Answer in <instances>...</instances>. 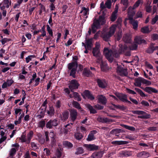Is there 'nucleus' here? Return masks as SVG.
Segmentation results:
<instances>
[{
    "label": "nucleus",
    "mask_w": 158,
    "mask_h": 158,
    "mask_svg": "<svg viewBox=\"0 0 158 158\" xmlns=\"http://www.w3.org/2000/svg\"><path fill=\"white\" fill-rule=\"evenodd\" d=\"M99 29V17L96 15L93 19V23L91 25V27H89L88 31L89 35L93 34H95Z\"/></svg>",
    "instance_id": "1"
},
{
    "label": "nucleus",
    "mask_w": 158,
    "mask_h": 158,
    "mask_svg": "<svg viewBox=\"0 0 158 158\" xmlns=\"http://www.w3.org/2000/svg\"><path fill=\"white\" fill-rule=\"evenodd\" d=\"M78 67V63L76 62H72L68 64V68L69 73V76H72L73 78H75L76 71Z\"/></svg>",
    "instance_id": "2"
},
{
    "label": "nucleus",
    "mask_w": 158,
    "mask_h": 158,
    "mask_svg": "<svg viewBox=\"0 0 158 158\" xmlns=\"http://www.w3.org/2000/svg\"><path fill=\"white\" fill-rule=\"evenodd\" d=\"M104 53L107 60L110 62H112L113 60V57H117L118 56V54L116 51L113 52L111 50H109L107 48L104 49Z\"/></svg>",
    "instance_id": "3"
},
{
    "label": "nucleus",
    "mask_w": 158,
    "mask_h": 158,
    "mask_svg": "<svg viewBox=\"0 0 158 158\" xmlns=\"http://www.w3.org/2000/svg\"><path fill=\"white\" fill-rule=\"evenodd\" d=\"M117 27L116 24H113L110 27L108 32L102 33L101 36L103 39L106 41H108L109 39L114 34Z\"/></svg>",
    "instance_id": "4"
},
{
    "label": "nucleus",
    "mask_w": 158,
    "mask_h": 158,
    "mask_svg": "<svg viewBox=\"0 0 158 158\" xmlns=\"http://www.w3.org/2000/svg\"><path fill=\"white\" fill-rule=\"evenodd\" d=\"M80 84L78 81L75 79H73L70 81L68 87L71 92H73L74 90L78 88Z\"/></svg>",
    "instance_id": "5"
},
{
    "label": "nucleus",
    "mask_w": 158,
    "mask_h": 158,
    "mask_svg": "<svg viewBox=\"0 0 158 158\" xmlns=\"http://www.w3.org/2000/svg\"><path fill=\"white\" fill-rule=\"evenodd\" d=\"M59 121L57 118L51 119L46 123L47 128L51 129L53 127H56L58 125Z\"/></svg>",
    "instance_id": "6"
},
{
    "label": "nucleus",
    "mask_w": 158,
    "mask_h": 158,
    "mask_svg": "<svg viewBox=\"0 0 158 158\" xmlns=\"http://www.w3.org/2000/svg\"><path fill=\"white\" fill-rule=\"evenodd\" d=\"M92 53L93 56L97 58L96 63L98 65L99 62V43L98 42H96L95 47L93 48Z\"/></svg>",
    "instance_id": "7"
},
{
    "label": "nucleus",
    "mask_w": 158,
    "mask_h": 158,
    "mask_svg": "<svg viewBox=\"0 0 158 158\" xmlns=\"http://www.w3.org/2000/svg\"><path fill=\"white\" fill-rule=\"evenodd\" d=\"M70 112V118L72 122L74 123L77 116L78 114L77 110L74 109H73L71 110Z\"/></svg>",
    "instance_id": "8"
},
{
    "label": "nucleus",
    "mask_w": 158,
    "mask_h": 158,
    "mask_svg": "<svg viewBox=\"0 0 158 158\" xmlns=\"http://www.w3.org/2000/svg\"><path fill=\"white\" fill-rule=\"evenodd\" d=\"M81 95L84 98H85V96H86L89 99L91 100L94 99V97L92 95L89 90H85L83 93L81 94Z\"/></svg>",
    "instance_id": "9"
},
{
    "label": "nucleus",
    "mask_w": 158,
    "mask_h": 158,
    "mask_svg": "<svg viewBox=\"0 0 158 158\" xmlns=\"http://www.w3.org/2000/svg\"><path fill=\"white\" fill-rule=\"evenodd\" d=\"M117 72L119 75L122 76H126L127 75V70L123 69L120 66H117Z\"/></svg>",
    "instance_id": "10"
},
{
    "label": "nucleus",
    "mask_w": 158,
    "mask_h": 158,
    "mask_svg": "<svg viewBox=\"0 0 158 158\" xmlns=\"http://www.w3.org/2000/svg\"><path fill=\"white\" fill-rule=\"evenodd\" d=\"M134 6H130L127 10V13L128 19H131L135 14Z\"/></svg>",
    "instance_id": "11"
},
{
    "label": "nucleus",
    "mask_w": 158,
    "mask_h": 158,
    "mask_svg": "<svg viewBox=\"0 0 158 158\" xmlns=\"http://www.w3.org/2000/svg\"><path fill=\"white\" fill-rule=\"evenodd\" d=\"M84 146L87 150L90 151L96 150L98 149V146L94 144H85Z\"/></svg>",
    "instance_id": "12"
},
{
    "label": "nucleus",
    "mask_w": 158,
    "mask_h": 158,
    "mask_svg": "<svg viewBox=\"0 0 158 158\" xmlns=\"http://www.w3.org/2000/svg\"><path fill=\"white\" fill-rule=\"evenodd\" d=\"M141 88L149 94H151L152 92L154 93L158 92V91L156 89L150 87H147L145 88L141 87Z\"/></svg>",
    "instance_id": "13"
},
{
    "label": "nucleus",
    "mask_w": 158,
    "mask_h": 158,
    "mask_svg": "<svg viewBox=\"0 0 158 158\" xmlns=\"http://www.w3.org/2000/svg\"><path fill=\"white\" fill-rule=\"evenodd\" d=\"M150 156V154L145 151H142L138 153L137 156L139 158H147Z\"/></svg>",
    "instance_id": "14"
},
{
    "label": "nucleus",
    "mask_w": 158,
    "mask_h": 158,
    "mask_svg": "<svg viewBox=\"0 0 158 158\" xmlns=\"http://www.w3.org/2000/svg\"><path fill=\"white\" fill-rule=\"evenodd\" d=\"M93 40L92 38H90L87 39L86 38L85 40V43L86 45V47L89 48H91L93 46V44L92 43Z\"/></svg>",
    "instance_id": "15"
},
{
    "label": "nucleus",
    "mask_w": 158,
    "mask_h": 158,
    "mask_svg": "<svg viewBox=\"0 0 158 158\" xmlns=\"http://www.w3.org/2000/svg\"><path fill=\"white\" fill-rule=\"evenodd\" d=\"M142 77H138L136 78L135 80V82L134 83V84L136 86L139 87L140 88L142 87H141V84H142Z\"/></svg>",
    "instance_id": "16"
},
{
    "label": "nucleus",
    "mask_w": 158,
    "mask_h": 158,
    "mask_svg": "<svg viewBox=\"0 0 158 158\" xmlns=\"http://www.w3.org/2000/svg\"><path fill=\"white\" fill-rule=\"evenodd\" d=\"M96 133L97 131L95 130L91 131L88 135V137L87 139V140L88 141H91L94 140L95 139V138L94 135Z\"/></svg>",
    "instance_id": "17"
},
{
    "label": "nucleus",
    "mask_w": 158,
    "mask_h": 158,
    "mask_svg": "<svg viewBox=\"0 0 158 158\" xmlns=\"http://www.w3.org/2000/svg\"><path fill=\"white\" fill-rule=\"evenodd\" d=\"M55 113V110L53 106H50L49 110L47 111V113L48 115L51 117L54 115Z\"/></svg>",
    "instance_id": "18"
},
{
    "label": "nucleus",
    "mask_w": 158,
    "mask_h": 158,
    "mask_svg": "<svg viewBox=\"0 0 158 158\" xmlns=\"http://www.w3.org/2000/svg\"><path fill=\"white\" fill-rule=\"evenodd\" d=\"M115 94L121 101L123 102H125L126 99H127V96L126 94L117 93Z\"/></svg>",
    "instance_id": "19"
},
{
    "label": "nucleus",
    "mask_w": 158,
    "mask_h": 158,
    "mask_svg": "<svg viewBox=\"0 0 158 158\" xmlns=\"http://www.w3.org/2000/svg\"><path fill=\"white\" fill-rule=\"evenodd\" d=\"M83 74L84 76L87 77H91L92 75V73L90 70L86 68L84 69L83 71Z\"/></svg>",
    "instance_id": "20"
},
{
    "label": "nucleus",
    "mask_w": 158,
    "mask_h": 158,
    "mask_svg": "<svg viewBox=\"0 0 158 158\" xmlns=\"http://www.w3.org/2000/svg\"><path fill=\"white\" fill-rule=\"evenodd\" d=\"M102 13H103V15L102 16H99V25L100 24L103 25L105 23V13L104 12H103V11L102 10H101L100 11L99 14Z\"/></svg>",
    "instance_id": "21"
},
{
    "label": "nucleus",
    "mask_w": 158,
    "mask_h": 158,
    "mask_svg": "<svg viewBox=\"0 0 158 158\" xmlns=\"http://www.w3.org/2000/svg\"><path fill=\"white\" fill-rule=\"evenodd\" d=\"M128 142L125 141H115L111 142V143L113 144L116 145H121L127 144Z\"/></svg>",
    "instance_id": "22"
},
{
    "label": "nucleus",
    "mask_w": 158,
    "mask_h": 158,
    "mask_svg": "<svg viewBox=\"0 0 158 158\" xmlns=\"http://www.w3.org/2000/svg\"><path fill=\"white\" fill-rule=\"evenodd\" d=\"M123 40L125 43H130L131 41V36L128 34H126L123 37Z\"/></svg>",
    "instance_id": "23"
},
{
    "label": "nucleus",
    "mask_w": 158,
    "mask_h": 158,
    "mask_svg": "<svg viewBox=\"0 0 158 158\" xmlns=\"http://www.w3.org/2000/svg\"><path fill=\"white\" fill-rule=\"evenodd\" d=\"M145 42V41L144 40L142 39L139 36H136L134 39V42L137 44L144 43Z\"/></svg>",
    "instance_id": "24"
},
{
    "label": "nucleus",
    "mask_w": 158,
    "mask_h": 158,
    "mask_svg": "<svg viewBox=\"0 0 158 158\" xmlns=\"http://www.w3.org/2000/svg\"><path fill=\"white\" fill-rule=\"evenodd\" d=\"M107 102V99L106 97L102 95H99V103H101L102 105H105Z\"/></svg>",
    "instance_id": "25"
},
{
    "label": "nucleus",
    "mask_w": 158,
    "mask_h": 158,
    "mask_svg": "<svg viewBox=\"0 0 158 158\" xmlns=\"http://www.w3.org/2000/svg\"><path fill=\"white\" fill-rule=\"evenodd\" d=\"M86 107L89 110L90 114H94L97 113L96 110L89 104L86 105Z\"/></svg>",
    "instance_id": "26"
},
{
    "label": "nucleus",
    "mask_w": 158,
    "mask_h": 158,
    "mask_svg": "<svg viewBox=\"0 0 158 158\" xmlns=\"http://www.w3.org/2000/svg\"><path fill=\"white\" fill-rule=\"evenodd\" d=\"M129 19L130 20V23L132 25L133 28L134 29H136L138 26L137 21L133 20V18L131 19Z\"/></svg>",
    "instance_id": "27"
},
{
    "label": "nucleus",
    "mask_w": 158,
    "mask_h": 158,
    "mask_svg": "<svg viewBox=\"0 0 158 158\" xmlns=\"http://www.w3.org/2000/svg\"><path fill=\"white\" fill-rule=\"evenodd\" d=\"M107 86V83L104 80H99V87L105 88Z\"/></svg>",
    "instance_id": "28"
},
{
    "label": "nucleus",
    "mask_w": 158,
    "mask_h": 158,
    "mask_svg": "<svg viewBox=\"0 0 158 158\" xmlns=\"http://www.w3.org/2000/svg\"><path fill=\"white\" fill-rule=\"evenodd\" d=\"M46 126V123L44 119L40 120L38 123V127L43 129Z\"/></svg>",
    "instance_id": "29"
},
{
    "label": "nucleus",
    "mask_w": 158,
    "mask_h": 158,
    "mask_svg": "<svg viewBox=\"0 0 158 158\" xmlns=\"http://www.w3.org/2000/svg\"><path fill=\"white\" fill-rule=\"evenodd\" d=\"M84 152V150L82 147H79L76 149V152L75 154L76 155H78L83 154Z\"/></svg>",
    "instance_id": "30"
},
{
    "label": "nucleus",
    "mask_w": 158,
    "mask_h": 158,
    "mask_svg": "<svg viewBox=\"0 0 158 158\" xmlns=\"http://www.w3.org/2000/svg\"><path fill=\"white\" fill-rule=\"evenodd\" d=\"M141 31L143 33H148L150 32L148 26H145L141 28Z\"/></svg>",
    "instance_id": "31"
},
{
    "label": "nucleus",
    "mask_w": 158,
    "mask_h": 158,
    "mask_svg": "<svg viewBox=\"0 0 158 158\" xmlns=\"http://www.w3.org/2000/svg\"><path fill=\"white\" fill-rule=\"evenodd\" d=\"M73 97L74 98V99L78 101H80L81 100V98L80 97L78 93L77 92H73Z\"/></svg>",
    "instance_id": "32"
},
{
    "label": "nucleus",
    "mask_w": 158,
    "mask_h": 158,
    "mask_svg": "<svg viewBox=\"0 0 158 158\" xmlns=\"http://www.w3.org/2000/svg\"><path fill=\"white\" fill-rule=\"evenodd\" d=\"M72 103L73 106L74 107L79 110L81 109V108L80 106V104L77 102L73 101Z\"/></svg>",
    "instance_id": "33"
},
{
    "label": "nucleus",
    "mask_w": 158,
    "mask_h": 158,
    "mask_svg": "<svg viewBox=\"0 0 158 158\" xmlns=\"http://www.w3.org/2000/svg\"><path fill=\"white\" fill-rule=\"evenodd\" d=\"M69 113L68 111H66L62 113V120H67L69 117Z\"/></svg>",
    "instance_id": "34"
},
{
    "label": "nucleus",
    "mask_w": 158,
    "mask_h": 158,
    "mask_svg": "<svg viewBox=\"0 0 158 158\" xmlns=\"http://www.w3.org/2000/svg\"><path fill=\"white\" fill-rule=\"evenodd\" d=\"M143 3V0H137L133 6L134 8H137L140 5H142Z\"/></svg>",
    "instance_id": "35"
},
{
    "label": "nucleus",
    "mask_w": 158,
    "mask_h": 158,
    "mask_svg": "<svg viewBox=\"0 0 158 158\" xmlns=\"http://www.w3.org/2000/svg\"><path fill=\"white\" fill-rule=\"evenodd\" d=\"M101 70L102 71H106L108 69L107 64L105 63H102L101 65Z\"/></svg>",
    "instance_id": "36"
},
{
    "label": "nucleus",
    "mask_w": 158,
    "mask_h": 158,
    "mask_svg": "<svg viewBox=\"0 0 158 158\" xmlns=\"http://www.w3.org/2000/svg\"><path fill=\"white\" fill-rule=\"evenodd\" d=\"M121 126L124 128L131 131H135V129L133 127L127 125L122 124Z\"/></svg>",
    "instance_id": "37"
},
{
    "label": "nucleus",
    "mask_w": 158,
    "mask_h": 158,
    "mask_svg": "<svg viewBox=\"0 0 158 158\" xmlns=\"http://www.w3.org/2000/svg\"><path fill=\"white\" fill-rule=\"evenodd\" d=\"M75 137L77 140H80L82 138L83 136L81 133H77L75 134Z\"/></svg>",
    "instance_id": "38"
},
{
    "label": "nucleus",
    "mask_w": 158,
    "mask_h": 158,
    "mask_svg": "<svg viewBox=\"0 0 158 158\" xmlns=\"http://www.w3.org/2000/svg\"><path fill=\"white\" fill-rule=\"evenodd\" d=\"M47 31L49 34L50 36L53 37V32L52 29L48 25H47Z\"/></svg>",
    "instance_id": "39"
},
{
    "label": "nucleus",
    "mask_w": 158,
    "mask_h": 158,
    "mask_svg": "<svg viewBox=\"0 0 158 158\" xmlns=\"http://www.w3.org/2000/svg\"><path fill=\"white\" fill-rule=\"evenodd\" d=\"M111 104L115 108V109H120L121 110H124L125 109V107L123 106H120L119 105H116L114 104H113L112 103H111Z\"/></svg>",
    "instance_id": "40"
},
{
    "label": "nucleus",
    "mask_w": 158,
    "mask_h": 158,
    "mask_svg": "<svg viewBox=\"0 0 158 158\" xmlns=\"http://www.w3.org/2000/svg\"><path fill=\"white\" fill-rule=\"evenodd\" d=\"M135 89L137 92L139 93L141 96L145 97L146 96L145 94L140 89L137 88H135Z\"/></svg>",
    "instance_id": "41"
},
{
    "label": "nucleus",
    "mask_w": 158,
    "mask_h": 158,
    "mask_svg": "<svg viewBox=\"0 0 158 158\" xmlns=\"http://www.w3.org/2000/svg\"><path fill=\"white\" fill-rule=\"evenodd\" d=\"M132 112L134 114L138 115H143L146 114V112L141 110H135L132 111Z\"/></svg>",
    "instance_id": "42"
},
{
    "label": "nucleus",
    "mask_w": 158,
    "mask_h": 158,
    "mask_svg": "<svg viewBox=\"0 0 158 158\" xmlns=\"http://www.w3.org/2000/svg\"><path fill=\"white\" fill-rule=\"evenodd\" d=\"M63 144L65 147H67L69 148H71L73 146V145L71 143L66 141H64Z\"/></svg>",
    "instance_id": "43"
},
{
    "label": "nucleus",
    "mask_w": 158,
    "mask_h": 158,
    "mask_svg": "<svg viewBox=\"0 0 158 158\" xmlns=\"http://www.w3.org/2000/svg\"><path fill=\"white\" fill-rule=\"evenodd\" d=\"M36 57L35 56V55H31L28 56L26 58V61L27 63L29 62L33 58H35Z\"/></svg>",
    "instance_id": "44"
},
{
    "label": "nucleus",
    "mask_w": 158,
    "mask_h": 158,
    "mask_svg": "<svg viewBox=\"0 0 158 158\" xmlns=\"http://www.w3.org/2000/svg\"><path fill=\"white\" fill-rule=\"evenodd\" d=\"M112 0H107L105 3V6L108 9H110L111 7Z\"/></svg>",
    "instance_id": "45"
},
{
    "label": "nucleus",
    "mask_w": 158,
    "mask_h": 158,
    "mask_svg": "<svg viewBox=\"0 0 158 158\" xmlns=\"http://www.w3.org/2000/svg\"><path fill=\"white\" fill-rule=\"evenodd\" d=\"M117 18V13H115L114 12H113L112 15L110 16V20H111L113 22Z\"/></svg>",
    "instance_id": "46"
},
{
    "label": "nucleus",
    "mask_w": 158,
    "mask_h": 158,
    "mask_svg": "<svg viewBox=\"0 0 158 158\" xmlns=\"http://www.w3.org/2000/svg\"><path fill=\"white\" fill-rule=\"evenodd\" d=\"M142 84H145L147 85H151V82L148 80H146L144 78H142Z\"/></svg>",
    "instance_id": "47"
},
{
    "label": "nucleus",
    "mask_w": 158,
    "mask_h": 158,
    "mask_svg": "<svg viewBox=\"0 0 158 158\" xmlns=\"http://www.w3.org/2000/svg\"><path fill=\"white\" fill-rule=\"evenodd\" d=\"M138 44L135 42L132 44V45L129 47V48L130 50H135L137 48Z\"/></svg>",
    "instance_id": "48"
},
{
    "label": "nucleus",
    "mask_w": 158,
    "mask_h": 158,
    "mask_svg": "<svg viewBox=\"0 0 158 158\" xmlns=\"http://www.w3.org/2000/svg\"><path fill=\"white\" fill-rule=\"evenodd\" d=\"M129 48L125 46L124 47V53L125 55L127 56H129L131 55V53L130 51H126L127 50V49Z\"/></svg>",
    "instance_id": "49"
},
{
    "label": "nucleus",
    "mask_w": 158,
    "mask_h": 158,
    "mask_svg": "<svg viewBox=\"0 0 158 158\" xmlns=\"http://www.w3.org/2000/svg\"><path fill=\"white\" fill-rule=\"evenodd\" d=\"M16 149L15 148H12L11 149L10 154L11 156H14L16 153Z\"/></svg>",
    "instance_id": "50"
},
{
    "label": "nucleus",
    "mask_w": 158,
    "mask_h": 158,
    "mask_svg": "<svg viewBox=\"0 0 158 158\" xmlns=\"http://www.w3.org/2000/svg\"><path fill=\"white\" fill-rule=\"evenodd\" d=\"M155 50V47L153 46H151L146 50L147 53H152Z\"/></svg>",
    "instance_id": "51"
},
{
    "label": "nucleus",
    "mask_w": 158,
    "mask_h": 158,
    "mask_svg": "<svg viewBox=\"0 0 158 158\" xmlns=\"http://www.w3.org/2000/svg\"><path fill=\"white\" fill-rule=\"evenodd\" d=\"M122 30H120L117 34V36L116 37L117 40L118 41L119 40L122 38Z\"/></svg>",
    "instance_id": "52"
},
{
    "label": "nucleus",
    "mask_w": 158,
    "mask_h": 158,
    "mask_svg": "<svg viewBox=\"0 0 158 158\" xmlns=\"http://www.w3.org/2000/svg\"><path fill=\"white\" fill-rule=\"evenodd\" d=\"M158 20V15H156L155 17L152 19L151 22V23L153 25L155 24Z\"/></svg>",
    "instance_id": "53"
},
{
    "label": "nucleus",
    "mask_w": 158,
    "mask_h": 158,
    "mask_svg": "<svg viewBox=\"0 0 158 158\" xmlns=\"http://www.w3.org/2000/svg\"><path fill=\"white\" fill-rule=\"evenodd\" d=\"M45 135V138H46V143L48 142H49V132L48 131H46L44 132Z\"/></svg>",
    "instance_id": "54"
},
{
    "label": "nucleus",
    "mask_w": 158,
    "mask_h": 158,
    "mask_svg": "<svg viewBox=\"0 0 158 158\" xmlns=\"http://www.w3.org/2000/svg\"><path fill=\"white\" fill-rule=\"evenodd\" d=\"M93 158H99V152H95L93 153L91 156Z\"/></svg>",
    "instance_id": "55"
},
{
    "label": "nucleus",
    "mask_w": 158,
    "mask_h": 158,
    "mask_svg": "<svg viewBox=\"0 0 158 158\" xmlns=\"http://www.w3.org/2000/svg\"><path fill=\"white\" fill-rule=\"evenodd\" d=\"M150 117V115L148 114H146V115H143L141 116H139L138 118H148Z\"/></svg>",
    "instance_id": "56"
},
{
    "label": "nucleus",
    "mask_w": 158,
    "mask_h": 158,
    "mask_svg": "<svg viewBox=\"0 0 158 158\" xmlns=\"http://www.w3.org/2000/svg\"><path fill=\"white\" fill-rule=\"evenodd\" d=\"M121 3L124 6H128L129 4L128 0H121Z\"/></svg>",
    "instance_id": "57"
},
{
    "label": "nucleus",
    "mask_w": 158,
    "mask_h": 158,
    "mask_svg": "<svg viewBox=\"0 0 158 158\" xmlns=\"http://www.w3.org/2000/svg\"><path fill=\"white\" fill-rule=\"evenodd\" d=\"M94 34V35L93 37L91 38L93 40L94 39L97 40L99 38V31H97L96 33Z\"/></svg>",
    "instance_id": "58"
},
{
    "label": "nucleus",
    "mask_w": 158,
    "mask_h": 158,
    "mask_svg": "<svg viewBox=\"0 0 158 158\" xmlns=\"http://www.w3.org/2000/svg\"><path fill=\"white\" fill-rule=\"evenodd\" d=\"M10 39L6 38H5L2 39V40H0L2 45L4 44L7 41H9Z\"/></svg>",
    "instance_id": "59"
},
{
    "label": "nucleus",
    "mask_w": 158,
    "mask_h": 158,
    "mask_svg": "<svg viewBox=\"0 0 158 158\" xmlns=\"http://www.w3.org/2000/svg\"><path fill=\"white\" fill-rule=\"evenodd\" d=\"M46 110L43 108H41L40 110V114L44 116Z\"/></svg>",
    "instance_id": "60"
},
{
    "label": "nucleus",
    "mask_w": 158,
    "mask_h": 158,
    "mask_svg": "<svg viewBox=\"0 0 158 158\" xmlns=\"http://www.w3.org/2000/svg\"><path fill=\"white\" fill-rule=\"evenodd\" d=\"M68 6L67 5H64L62 7V14H64L66 12V9L68 8Z\"/></svg>",
    "instance_id": "61"
},
{
    "label": "nucleus",
    "mask_w": 158,
    "mask_h": 158,
    "mask_svg": "<svg viewBox=\"0 0 158 158\" xmlns=\"http://www.w3.org/2000/svg\"><path fill=\"white\" fill-rule=\"evenodd\" d=\"M146 10L147 12H150L152 10V6L149 5H147L146 7Z\"/></svg>",
    "instance_id": "62"
},
{
    "label": "nucleus",
    "mask_w": 158,
    "mask_h": 158,
    "mask_svg": "<svg viewBox=\"0 0 158 158\" xmlns=\"http://www.w3.org/2000/svg\"><path fill=\"white\" fill-rule=\"evenodd\" d=\"M141 104L144 106H149V103L147 102L144 100L142 101L141 102Z\"/></svg>",
    "instance_id": "63"
},
{
    "label": "nucleus",
    "mask_w": 158,
    "mask_h": 158,
    "mask_svg": "<svg viewBox=\"0 0 158 158\" xmlns=\"http://www.w3.org/2000/svg\"><path fill=\"white\" fill-rule=\"evenodd\" d=\"M152 38L153 40H156L158 39V34H153L152 35Z\"/></svg>",
    "instance_id": "64"
}]
</instances>
